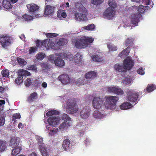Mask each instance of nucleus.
I'll return each mask as SVG.
<instances>
[{"label": "nucleus", "instance_id": "f257e3e1", "mask_svg": "<svg viewBox=\"0 0 156 156\" xmlns=\"http://www.w3.org/2000/svg\"><path fill=\"white\" fill-rule=\"evenodd\" d=\"M80 3L77 2L76 4V6L80 5L79 8V11L81 12L80 13L78 12H75L74 14L75 19L79 21H84L86 20L87 16V10L86 8L82 5L86 4L87 3V0H80Z\"/></svg>", "mask_w": 156, "mask_h": 156}, {"label": "nucleus", "instance_id": "f03ea898", "mask_svg": "<svg viewBox=\"0 0 156 156\" xmlns=\"http://www.w3.org/2000/svg\"><path fill=\"white\" fill-rule=\"evenodd\" d=\"M104 105L108 109L114 110L116 107V105L119 100L118 97L110 95L105 96L104 98Z\"/></svg>", "mask_w": 156, "mask_h": 156}, {"label": "nucleus", "instance_id": "7ed1b4c3", "mask_svg": "<svg viewBox=\"0 0 156 156\" xmlns=\"http://www.w3.org/2000/svg\"><path fill=\"white\" fill-rule=\"evenodd\" d=\"M65 106L68 113L73 114L76 113L78 111L77 101L74 98L68 99L66 101Z\"/></svg>", "mask_w": 156, "mask_h": 156}, {"label": "nucleus", "instance_id": "20e7f679", "mask_svg": "<svg viewBox=\"0 0 156 156\" xmlns=\"http://www.w3.org/2000/svg\"><path fill=\"white\" fill-rule=\"evenodd\" d=\"M12 37L7 34L0 35V43L3 48L7 49L12 43Z\"/></svg>", "mask_w": 156, "mask_h": 156}, {"label": "nucleus", "instance_id": "39448f33", "mask_svg": "<svg viewBox=\"0 0 156 156\" xmlns=\"http://www.w3.org/2000/svg\"><path fill=\"white\" fill-rule=\"evenodd\" d=\"M126 92L127 94L126 98L127 100L133 102H135L137 100L139 96L138 92L129 89L127 90Z\"/></svg>", "mask_w": 156, "mask_h": 156}, {"label": "nucleus", "instance_id": "423d86ee", "mask_svg": "<svg viewBox=\"0 0 156 156\" xmlns=\"http://www.w3.org/2000/svg\"><path fill=\"white\" fill-rule=\"evenodd\" d=\"M103 105H104V100L100 97H94L92 101L93 107L96 109L100 108Z\"/></svg>", "mask_w": 156, "mask_h": 156}, {"label": "nucleus", "instance_id": "0eeeda50", "mask_svg": "<svg viewBox=\"0 0 156 156\" xmlns=\"http://www.w3.org/2000/svg\"><path fill=\"white\" fill-rule=\"evenodd\" d=\"M106 89L108 92L110 93L115 94L119 95H122L124 94V92L121 88L114 86L107 87Z\"/></svg>", "mask_w": 156, "mask_h": 156}, {"label": "nucleus", "instance_id": "6e6552de", "mask_svg": "<svg viewBox=\"0 0 156 156\" xmlns=\"http://www.w3.org/2000/svg\"><path fill=\"white\" fill-rule=\"evenodd\" d=\"M114 9L110 7L108 8L103 13V16L109 19H112L115 15Z\"/></svg>", "mask_w": 156, "mask_h": 156}, {"label": "nucleus", "instance_id": "1a4fd4ad", "mask_svg": "<svg viewBox=\"0 0 156 156\" xmlns=\"http://www.w3.org/2000/svg\"><path fill=\"white\" fill-rule=\"evenodd\" d=\"M133 60L129 57H127L123 62V66L126 70H130L133 67L134 65Z\"/></svg>", "mask_w": 156, "mask_h": 156}, {"label": "nucleus", "instance_id": "9d476101", "mask_svg": "<svg viewBox=\"0 0 156 156\" xmlns=\"http://www.w3.org/2000/svg\"><path fill=\"white\" fill-rule=\"evenodd\" d=\"M60 118L58 116H52L47 119L49 125L54 126H56L59 123Z\"/></svg>", "mask_w": 156, "mask_h": 156}, {"label": "nucleus", "instance_id": "9b49d317", "mask_svg": "<svg viewBox=\"0 0 156 156\" xmlns=\"http://www.w3.org/2000/svg\"><path fill=\"white\" fill-rule=\"evenodd\" d=\"M90 110L88 106L85 107L80 112L81 117L83 119L88 118L90 115Z\"/></svg>", "mask_w": 156, "mask_h": 156}, {"label": "nucleus", "instance_id": "f8f14e48", "mask_svg": "<svg viewBox=\"0 0 156 156\" xmlns=\"http://www.w3.org/2000/svg\"><path fill=\"white\" fill-rule=\"evenodd\" d=\"M141 17V15L139 12L136 13L131 15V23L135 25L137 24L139 18Z\"/></svg>", "mask_w": 156, "mask_h": 156}, {"label": "nucleus", "instance_id": "ddd939ff", "mask_svg": "<svg viewBox=\"0 0 156 156\" xmlns=\"http://www.w3.org/2000/svg\"><path fill=\"white\" fill-rule=\"evenodd\" d=\"M83 40L82 37H81L79 39H77L76 41H73V43L77 48H82L85 47L83 41Z\"/></svg>", "mask_w": 156, "mask_h": 156}, {"label": "nucleus", "instance_id": "4468645a", "mask_svg": "<svg viewBox=\"0 0 156 156\" xmlns=\"http://www.w3.org/2000/svg\"><path fill=\"white\" fill-rule=\"evenodd\" d=\"M58 80L64 85L69 82L70 79L67 74H63L60 75L58 78Z\"/></svg>", "mask_w": 156, "mask_h": 156}, {"label": "nucleus", "instance_id": "2eb2a0df", "mask_svg": "<svg viewBox=\"0 0 156 156\" xmlns=\"http://www.w3.org/2000/svg\"><path fill=\"white\" fill-rule=\"evenodd\" d=\"M27 7L28 11L32 13L36 12L39 9L37 5L33 3L27 5Z\"/></svg>", "mask_w": 156, "mask_h": 156}, {"label": "nucleus", "instance_id": "dca6fc26", "mask_svg": "<svg viewBox=\"0 0 156 156\" xmlns=\"http://www.w3.org/2000/svg\"><path fill=\"white\" fill-rule=\"evenodd\" d=\"M72 144L71 142L68 139L64 140L63 142L62 147L66 151H69L71 149Z\"/></svg>", "mask_w": 156, "mask_h": 156}, {"label": "nucleus", "instance_id": "f3484780", "mask_svg": "<svg viewBox=\"0 0 156 156\" xmlns=\"http://www.w3.org/2000/svg\"><path fill=\"white\" fill-rule=\"evenodd\" d=\"M19 138L17 137H13L11 138L9 143V146L12 148H15L17 147L19 144Z\"/></svg>", "mask_w": 156, "mask_h": 156}, {"label": "nucleus", "instance_id": "a211bd4d", "mask_svg": "<svg viewBox=\"0 0 156 156\" xmlns=\"http://www.w3.org/2000/svg\"><path fill=\"white\" fill-rule=\"evenodd\" d=\"M55 7L50 5H46L44 13L45 15H52L54 11Z\"/></svg>", "mask_w": 156, "mask_h": 156}, {"label": "nucleus", "instance_id": "6ab92c4d", "mask_svg": "<svg viewBox=\"0 0 156 156\" xmlns=\"http://www.w3.org/2000/svg\"><path fill=\"white\" fill-rule=\"evenodd\" d=\"M82 37L85 47L87 46L89 44L92 43L94 40L92 37H87L86 36H83Z\"/></svg>", "mask_w": 156, "mask_h": 156}, {"label": "nucleus", "instance_id": "aec40b11", "mask_svg": "<svg viewBox=\"0 0 156 156\" xmlns=\"http://www.w3.org/2000/svg\"><path fill=\"white\" fill-rule=\"evenodd\" d=\"M114 68L115 70L119 72H126L125 68L123 65H120L119 64L117 63L115 65Z\"/></svg>", "mask_w": 156, "mask_h": 156}, {"label": "nucleus", "instance_id": "412c9836", "mask_svg": "<svg viewBox=\"0 0 156 156\" xmlns=\"http://www.w3.org/2000/svg\"><path fill=\"white\" fill-rule=\"evenodd\" d=\"M38 95L37 93L34 92L30 94L28 98V101L29 102H33L37 100Z\"/></svg>", "mask_w": 156, "mask_h": 156}, {"label": "nucleus", "instance_id": "4be33fe9", "mask_svg": "<svg viewBox=\"0 0 156 156\" xmlns=\"http://www.w3.org/2000/svg\"><path fill=\"white\" fill-rule=\"evenodd\" d=\"M54 64L57 66L62 67L64 66L65 62L63 60L58 57L54 61Z\"/></svg>", "mask_w": 156, "mask_h": 156}, {"label": "nucleus", "instance_id": "5701e85b", "mask_svg": "<svg viewBox=\"0 0 156 156\" xmlns=\"http://www.w3.org/2000/svg\"><path fill=\"white\" fill-rule=\"evenodd\" d=\"M85 76L87 79H93L97 76V73L96 72L94 71L90 72L87 73Z\"/></svg>", "mask_w": 156, "mask_h": 156}, {"label": "nucleus", "instance_id": "b1692460", "mask_svg": "<svg viewBox=\"0 0 156 156\" xmlns=\"http://www.w3.org/2000/svg\"><path fill=\"white\" fill-rule=\"evenodd\" d=\"M39 149L43 156H48V153L45 145H40Z\"/></svg>", "mask_w": 156, "mask_h": 156}, {"label": "nucleus", "instance_id": "393cba45", "mask_svg": "<svg viewBox=\"0 0 156 156\" xmlns=\"http://www.w3.org/2000/svg\"><path fill=\"white\" fill-rule=\"evenodd\" d=\"M130 51V47H127L122 51L119 55V56L122 58L128 55Z\"/></svg>", "mask_w": 156, "mask_h": 156}, {"label": "nucleus", "instance_id": "a878e982", "mask_svg": "<svg viewBox=\"0 0 156 156\" xmlns=\"http://www.w3.org/2000/svg\"><path fill=\"white\" fill-rule=\"evenodd\" d=\"M91 58L93 61L96 62H101L103 60V58L98 55H93Z\"/></svg>", "mask_w": 156, "mask_h": 156}, {"label": "nucleus", "instance_id": "bb28decb", "mask_svg": "<svg viewBox=\"0 0 156 156\" xmlns=\"http://www.w3.org/2000/svg\"><path fill=\"white\" fill-rule=\"evenodd\" d=\"M131 107V104L129 102L123 103L120 105V108L122 110H126L130 108Z\"/></svg>", "mask_w": 156, "mask_h": 156}, {"label": "nucleus", "instance_id": "cd10ccee", "mask_svg": "<svg viewBox=\"0 0 156 156\" xmlns=\"http://www.w3.org/2000/svg\"><path fill=\"white\" fill-rule=\"evenodd\" d=\"M156 88V85L153 84H148L146 88L144 90L145 91H146L147 93L152 92Z\"/></svg>", "mask_w": 156, "mask_h": 156}, {"label": "nucleus", "instance_id": "c85d7f7f", "mask_svg": "<svg viewBox=\"0 0 156 156\" xmlns=\"http://www.w3.org/2000/svg\"><path fill=\"white\" fill-rule=\"evenodd\" d=\"M2 5L7 9H10L12 8L10 2L7 0H3Z\"/></svg>", "mask_w": 156, "mask_h": 156}, {"label": "nucleus", "instance_id": "c756f323", "mask_svg": "<svg viewBox=\"0 0 156 156\" xmlns=\"http://www.w3.org/2000/svg\"><path fill=\"white\" fill-rule=\"evenodd\" d=\"M74 60L75 63H80L82 60L81 55L79 53H77L74 56Z\"/></svg>", "mask_w": 156, "mask_h": 156}, {"label": "nucleus", "instance_id": "7c9ffc66", "mask_svg": "<svg viewBox=\"0 0 156 156\" xmlns=\"http://www.w3.org/2000/svg\"><path fill=\"white\" fill-rule=\"evenodd\" d=\"M30 75V73L29 72L23 69L19 70L18 73V76L23 77V76H26Z\"/></svg>", "mask_w": 156, "mask_h": 156}, {"label": "nucleus", "instance_id": "2f4dec72", "mask_svg": "<svg viewBox=\"0 0 156 156\" xmlns=\"http://www.w3.org/2000/svg\"><path fill=\"white\" fill-rule=\"evenodd\" d=\"M70 126V125L68 122H64L60 124L59 128L60 129L63 130L66 129Z\"/></svg>", "mask_w": 156, "mask_h": 156}, {"label": "nucleus", "instance_id": "473e14b6", "mask_svg": "<svg viewBox=\"0 0 156 156\" xmlns=\"http://www.w3.org/2000/svg\"><path fill=\"white\" fill-rule=\"evenodd\" d=\"M6 143L5 141L2 140H0V151L1 152L3 151L6 147Z\"/></svg>", "mask_w": 156, "mask_h": 156}, {"label": "nucleus", "instance_id": "72a5a7b5", "mask_svg": "<svg viewBox=\"0 0 156 156\" xmlns=\"http://www.w3.org/2000/svg\"><path fill=\"white\" fill-rule=\"evenodd\" d=\"M49 47L55 50H58L60 49L59 46L58 44L57 43L52 42L51 41Z\"/></svg>", "mask_w": 156, "mask_h": 156}, {"label": "nucleus", "instance_id": "f704fd0d", "mask_svg": "<svg viewBox=\"0 0 156 156\" xmlns=\"http://www.w3.org/2000/svg\"><path fill=\"white\" fill-rule=\"evenodd\" d=\"M59 112L57 110H54L48 111L46 113V115L48 116H52L54 115H58Z\"/></svg>", "mask_w": 156, "mask_h": 156}, {"label": "nucleus", "instance_id": "c9c22d12", "mask_svg": "<svg viewBox=\"0 0 156 156\" xmlns=\"http://www.w3.org/2000/svg\"><path fill=\"white\" fill-rule=\"evenodd\" d=\"M63 57L66 59H69V61H72L74 59L73 55L71 54V53L69 52L67 54H63Z\"/></svg>", "mask_w": 156, "mask_h": 156}, {"label": "nucleus", "instance_id": "e433bc0d", "mask_svg": "<svg viewBox=\"0 0 156 156\" xmlns=\"http://www.w3.org/2000/svg\"><path fill=\"white\" fill-rule=\"evenodd\" d=\"M22 18L26 21L28 22L32 20L33 17L32 16L25 14L22 16Z\"/></svg>", "mask_w": 156, "mask_h": 156}, {"label": "nucleus", "instance_id": "4c0bfd02", "mask_svg": "<svg viewBox=\"0 0 156 156\" xmlns=\"http://www.w3.org/2000/svg\"><path fill=\"white\" fill-rule=\"evenodd\" d=\"M107 46L110 51H116L117 50V48L116 46L111 44H107Z\"/></svg>", "mask_w": 156, "mask_h": 156}, {"label": "nucleus", "instance_id": "58836bf2", "mask_svg": "<svg viewBox=\"0 0 156 156\" xmlns=\"http://www.w3.org/2000/svg\"><path fill=\"white\" fill-rule=\"evenodd\" d=\"M57 43L59 46H62L66 44L67 42L64 38H62L59 39Z\"/></svg>", "mask_w": 156, "mask_h": 156}, {"label": "nucleus", "instance_id": "ea45409f", "mask_svg": "<svg viewBox=\"0 0 156 156\" xmlns=\"http://www.w3.org/2000/svg\"><path fill=\"white\" fill-rule=\"evenodd\" d=\"M93 115L94 118L97 119H101L103 117V114L98 111H94Z\"/></svg>", "mask_w": 156, "mask_h": 156}, {"label": "nucleus", "instance_id": "a19ab883", "mask_svg": "<svg viewBox=\"0 0 156 156\" xmlns=\"http://www.w3.org/2000/svg\"><path fill=\"white\" fill-rule=\"evenodd\" d=\"M21 150L20 147H18L14 149L12 151V154L13 156H16L20 153Z\"/></svg>", "mask_w": 156, "mask_h": 156}, {"label": "nucleus", "instance_id": "79ce46f5", "mask_svg": "<svg viewBox=\"0 0 156 156\" xmlns=\"http://www.w3.org/2000/svg\"><path fill=\"white\" fill-rule=\"evenodd\" d=\"M95 26L93 24L88 25L87 26L84 27L83 28L88 30H93L95 29Z\"/></svg>", "mask_w": 156, "mask_h": 156}, {"label": "nucleus", "instance_id": "37998d69", "mask_svg": "<svg viewBox=\"0 0 156 156\" xmlns=\"http://www.w3.org/2000/svg\"><path fill=\"white\" fill-rule=\"evenodd\" d=\"M36 138L38 144L40 145H44V144L43 142V138L41 137L38 136H37Z\"/></svg>", "mask_w": 156, "mask_h": 156}, {"label": "nucleus", "instance_id": "c03bdc74", "mask_svg": "<svg viewBox=\"0 0 156 156\" xmlns=\"http://www.w3.org/2000/svg\"><path fill=\"white\" fill-rule=\"evenodd\" d=\"M17 60L19 64L21 66L25 65L27 63V62L25 61L22 58H18Z\"/></svg>", "mask_w": 156, "mask_h": 156}, {"label": "nucleus", "instance_id": "a18cd8bd", "mask_svg": "<svg viewBox=\"0 0 156 156\" xmlns=\"http://www.w3.org/2000/svg\"><path fill=\"white\" fill-rule=\"evenodd\" d=\"M133 40L132 39H127L125 42V44L126 46H132L133 44Z\"/></svg>", "mask_w": 156, "mask_h": 156}, {"label": "nucleus", "instance_id": "49530a36", "mask_svg": "<svg viewBox=\"0 0 156 156\" xmlns=\"http://www.w3.org/2000/svg\"><path fill=\"white\" fill-rule=\"evenodd\" d=\"M108 5L112 8L114 9L116 6V3L113 0H108Z\"/></svg>", "mask_w": 156, "mask_h": 156}, {"label": "nucleus", "instance_id": "de8ad7c7", "mask_svg": "<svg viewBox=\"0 0 156 156\" xmlns=\"http://www.w3.org/2000/svg\"><path fill=\"white\" fill-rule=\"evenodd\" d=\"M62 119L64 120L66 122H69V121L71 119V118L69 116L66 114H63L62 116Z\"/></svg>", "mask_w": 156, "mask_h": 156}, {"label": "nucleus", "instance_id": "09e8293b", "mask_svg": "<svg viewBox=\"0 0 156 156\" xmlns=\"http://www.w3.org/2000/svg\"><path fill=\"white\" fill-rule=\"evenodd\" d=\"M147 7H148L144 6L143 5H140L138 7V10L139 12L142 13L145 12L146 9Z\"/></svg>", "mask_w": 156, "mask_h": 156}, {"label": "nucleus", "instance_id": "8fccbe9b", "mask_svg": "<svg viewBox=\"0 0 156 156\" xmlns=\"http://www.w3.org/2000/svg\"><path fill=\"white\" fill-rule=\"evenodd\" d=\"M23 77L18 76V77L15 80V83L19 85L21 84L23 82Z\"/></svg>", "mask_w": 156, "mask_h": 156}, {"label": "nucleus", "instance_id": "3c124183", "mask_svg": "<svg viewBox=\"0 0 156 156\" xmlns=\"http://www.w3.org/2000/svg\"><path fill=\"white\" fill-rule=\"evenodd\" d=\"M51 41H50V39H47L41 41V42L42 43V46H46L47 43V46L48 47H49Z\"/></svg>", "mask_w": 156, "mask_h": 156}, {"label": "nucleus", "instance_id": "603ef678", "mask_svg": "<svg viewBox=\"0 0 156 156\" xmlns=\"http://www.w3.org/2000/svg\"><path fill=\"white\" fill-rule=\"evenodd\" d=\"M2 74L3 77H8L9 74V71L7 69H3L1 72Z\"/></svg>", "mask_w": 156, "mask_h": 156}, {"label": "nucleus", "instance_id": "864d4df0", "mask_svg": "<svg viewBox=\"0 0 156 156\" xmlns=\"http://www.w3.org/2000/svg\"><path fill=\"white\" fill-rule=\"evenodd\" d=\"M44 57V54L40 53L37 55V58L39 60H42Z\"/></svg>", "mask_w": 156, "mask_h": 156}, {"label": "nucleus", "instance_id": "5fc2aeb1", "mask_svg": "<svg viewBox=\"0 0 156 156\" xmlns=\"http://www.w3.org/2000/svg\"><path fill=\"white\" fill-rule=\"evenodd\" d=\"M104 1V0H92V2L93 4L98 5L101 4Z\"/></svg>", "mask_w": 156, "mask_h": 156}, {"label": "nucleus", "instance_id": "6e6d98bb", "mask_svg": "<svg viewBox=\"0 0 156 156\" xmlns=\"http://www.w3.org/2000/svg\"><path fill=\"white\" fill-rule=\"evenodd\" d=\"M37 48L36 47H30L29 50V53H34L37 50Z\"/></svg>", "mask_w": 156, "mask_h": 156}, {"label": "nucleus", "instance_id": "4d7b16f0", "mask_svg": "<svg viewBox=\"0 0 156 156\" xmlns=\"http://www.w3.org/2000/svg\"><path fill=\"white\" fill-rule=\"evenodd\" d=\"M31 79L30 78H27V80L25 82V85L26 86L29 87L32 83L31 82Z\"/></svg>", "mask_w": 156, "mask_h": 156}, {"label": "nucleus", "instance_id": "13d9d810", "mask_svg": "<svg viewBox=\"0 0 156 156\" xmlns=\"http://www.w3.org/2000/svg\"><path fill=\"white\" fill-rule=\"evenodd\" d=\"M5 122V117L4 116L0 115V126L4 125Z\"/></svg>", "mask_w": 156, "mask_h": 156}, {"label": "nucleus", "instance_id": "bf43d9fd", "mask_svg": "<svg viewBox=\"0 0 156 156\" xmlns=\"http://www.w3.org/2000/svg\"><path fill=\"white\" fill-rule=\"evenodd\" d=\"M21 118V115L19 113H15L12 116V121L16 119H20Z\"/></svg>", "mask_w": 156, "mask_h": 156}, {"label": "nucleus", "instance_id": "052dcab7", "mask_svg": "<svg viewBox=\"0 0 156 156\" xmlns=\"http://www.w3.org/2000/svg\"><path fill=\"white\" fill-rule=\"evenodd\" d=\"M5 104V101L4 100H0V112L3 110L4 105Z\"/></svg>", "mask_w": 156, "mask_h": 156}, {"label": "nucleus", "instance_id": "680f3d73", "mask_svg": "<svg viewBox=\"0 0 156 156\" xmlns=\"http://www.w3.org/2000/svg\"><path fill=\"white\" fill-rule=\"evenodd\" d=\"M58 34L53 33H48L46 34V36L47 37H53L57 36Z\"/></svg>", "mask_w": 156, "mask_h": 156}, {"label": "nucleus", "instance_id": "e2e57ef3", "mask_svg": "<svg viewBox=\"0 0 156 156\" xmlns=\"http://www.w3.org/2000/svg\"><path fill=\"white\" fill-rule=\"evenodd\" d=\"M123 83L126 85L130 84L131 80L129 78H126L123 81Z\"/></svg>", "mask_w": 156, "mask_h": 156}, {"label": "nucleus", "instance_id": "0e129e2a", "mask_svg": "<svg viewBox=\"0 0 156 156\" xmlns=\"http://www.w3.org/2000/svg\"><path fill=\"white\" fill-rule=\"evenodd\" d=\"M137 73L140 75H143L144 74V71L143 69L142 68H140L139 69L137 70Z\"/></svg>", "mask_w": 156, "mask_h": 156}, {"label": "nucleus", "instance_id": "69168bd1", "mask_svg": "<svg viewBox=\"0 0 156 156\" xmlns=\"http://www.w3.org/2000/svg\"><path fill=\"white\" fill-rule=\"evenodd\" d=\"M48 60L52 63L54 62V61L56 59L55 57L52 55H50L48 57Z\"/></svg>", "mask_w": 156, "mask_h": 156}, {"label": "nucleus", "instance_id": "338daca9", "mask_svg": "<svg viewBox=\"0 0 156 156\" xmlns=\"http://www.w3.org/2000/svg\"><path fill=\"white\" fill-rule=\"evenodd\" d=\"M42 43L41 42V41L37 40L36 41V46L37 47L39 48H41L42 46Z\"/></svg>", "mask_w": 156, "mask_h": 156}, {"label": "nucleus", "instance_id": "774afa93", "mask_svg": "<svg viewBox=\"0 0 156 156\" xmlns=\"http://www.w3.org/2000/svg\"><path fill=\"white\" fill-rule=\"evenodd\" d=\"M30 69L36 71L37 70V69L36 66L34 65H31L29 67Z\"/></svg>", "mask_w": 156, "mask_h": 156}]
</instances>
